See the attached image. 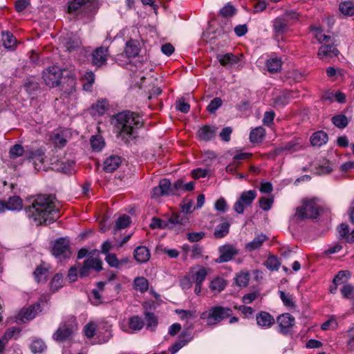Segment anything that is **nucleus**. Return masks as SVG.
Instances as JSON below:
<instances>
[{
	"mask_svg": "<svg viewBox=\"0 0 354 354\" xmlns=\"http://www.w3.org/2000/svg\"><path fill=\"white\" fill-rule=\"evenodd\" d=\"M25 210L28 217L32 218L36 225L53 222L60 216L59 205L55 197L50 195L37 196Z\"/></svg>",
	"mask_w": 354,
	"mask_h": 354,
	"instance_id": "1",
	"label": "nucleus"
},
{
	"mask_svg": "<svg viewBox=\"0 0 354 354\" xmlns=\"http://www.w3.org/2000/svg\"><path fill=\"white\" fill-rule=\"evenodd\" d=\"M189 223L187 216L180 214H173L167 220L153 217L149 225L152 229H169L179 233L185 230Z\"/></svg>",
	"mask_w": 354,
	"mask_h": 354,
	"instance_id": "2",
	"label": "nucleus"
},
{
	"mask_svg": "<svg viewBox=\"0 0 354 354\" xmlns=\"http://www.w3.org/2000/svg\"><path fill=\"white\" fill-rule=\"evenodd\" d=\"M117 127L120 129L121 136H131L134 131L142 125V119L138 114L131 112L124 111L116 115Z\"/></svg>",
	"mask_w": 354,
	"mask_h": 354,
	"instance_id": "3",
	"label": "nucleus"
},
{
	"mask_svg": "<svg viewBox=\"0 0 354 354\" xmlns=\"http://www.w3.org/2000/svg\"><path fill=\"white\" fill-rule=\"evenodd\" d=\"M232 315V310L230 308L215 306L203 312L200 318L205 322L207 326H215Z\"/></svg>",
	"mask_w": 354,
	"mask_h": 354,
	"instance_id": "4",
	"label": "nucleus"
},
{
	"mask_svg": "<svg viewBox=\"0 0 354 354\" xmlns=\"http://www.w3.org/2000/svg\"><path fill=\"white\" fill-rule=\"evenodd\" d=\"M319 214L318 205L314 200H304L296 209L293 218L302 221L309 218H316Z\"/></svg>",
	"mask_w": 354,
	"mask_h": 354,
	"instance_id": "5",
	"label": "nucleus"
},
{
	"mask_svg": "<svg viewBox=\"0 0 354 354\" xmlns=\"http://www.w3.org/2000/svg\"><path fill=\"white\" fill-rule=\"evenodd\" d=\"M77 329V324L73 317L62 322L53 334V339L57 342L69 340Z\"/></svg>",
	"mask_w": 354,
	"mask_h": 354,
	"instance_id": "6",
	"label": "nucleus"
},
{
	"mask_svg": "<svg viewBox=\"0 0 354 354\" xmlns=\"http://www.w3.org/2000/svg\"><path fill=\"white\" fill-rule=\"evenodd\" d=\"M62 76V71L57 66H49L42 73V79L45 84L50 88L59 86Z\"/></svg>",
	"mask_w": 354,
	"mask_h": 354,
	"instance_id": "7",
	"label": "nucleus"
},
{
	"mask_svg": "<svg viewBox=\"0 0 354 354\" xmlns=\"http://www.w3.org/2000/svg\"><path fill=\"white\" fill-rule=\"evenodd\" d=\"M256 197L257 192L255 190L243 192L234 205V211L238 214L243 213L244 208L250 205Z\"/></svg>",
	"mask_w": 354,
	"mask_h": 354,
	"instance_id": "8",
	"label": "nucleus"
},
{
	"mask_svg": "<svg viewBox=\"0 0 354 354\" xmlns=\"http://www.w3.org/2000/svg\"><path fill=\"white\" fill-rule=\"evenodd\" d=\"M53 254L58 259L69 258L71 254L69 241L64 238L55 241L53 245Z\"/></svg>",
	"mask_w": 354,
	"mask_h": 354,
	"instance_id": "9",
	"label": "nucleus"
},
{
	"mask_svg": "<svg viewBox=\"0 0 354 354\" xmlns=\"http://www.w3.org/2000/svg\"><path fill=\"white\" fill-rule=\"evenodd\" d=\"M277 323L279 328L278 330L281 333L286 335L295 325V318L289 313H284L277 317Z\"/></svg>",
	"mask_w": 354,
	"mask_h": 354,
	"instance_id": "10",
	"label": "nucleus"
},
{
	"mask_svg": "<svg viewBox=\"0 0 354 354\" xmlns=\"http://www.w3.org/2000/svg\"><path fill=\"white\" fill-rule=\"evenodd\" d=\"M41 311L40 304L37 303L22 309L17 317V322H26L34 319L39 312Z\"/></svg>",
	"mask_w": 354,
	"mask_h": 354,
	"instance_id": "11",
	"label": "nucleus"
},
{
	"mask_svg": "<svg viewBox=\"0 0 354 354\" xmlns=\"http://www.w3.org/2000/svg\"><path fill=\"white\" fill-rule=\"evenodd\" d=\"M220 256L216 260V263H223L230 261L233 257L238 254V250L232 245H224L218 249Z\"/></svg>",
	"mask_w": 354,
	"mask_h": 354,
	"instance_id": "12",
	"label": "nucleus"
},
{
	"mask_svg": "<svg viewBox=\"0 0 354 354\" xmlns=\"http://www.w3.org/2000/svg\"><path fill=\"white\" fill-rule=\"evenodd\" d=\"M23 207V202L19 196H12L9 198L7 202L0 201V212L6 209L11 211H19Z\"/></svg>",
	"mask_w": 354,
	"mask_h": 354,
	"instance_id": "13",
	"label": "nucleus"
},
{
	"mask_svg": "<svg viewBox=\"0 0 354 354\" xmlns=\"http://www.w3.org/2000/svg\"><path fill=\"white\" fill-rule=\"evenodd\" d=\"M257 324L263 329H268L272 327L275 319L272 315L266 311H261L256 315Z\"/></svg>",
	"mask_w": 354,
	"mask_h": 354,
	"instance_id": "14",
	"label": "nucleus"
},
{
	"mask_svg": "<svg viewBox=\"0 0 354 354\" xmlns=\"http://www.w3.org/2000/svg\"><path fill=\"white\" fill-rule=\"evenodd\" d=\"M108 56V48L104 47L97 48L92 53V63L100 67L105 64Z\"/></svg>",
	"mask_w": 354,
	"mask_h": 354,
	"instance_id": "15",
	"label": "nucleus"
},
{
	"mask_svg": "<svg viewBox=\"0 0 354 354\" xmlns=\"http://www.w3.org/2000/svg\"><path fill=\"white\" fill-rule=\"evenodd\" d=\"M121 162L122 159L120 156L111 155L104 161L103 170L106 172H113L119 167Z\"/></svg>",
	"mask_w": 354,
	"mask_h": 354,
	"instance_id": "16",
	"label": "nucleus"
},
{
	"mask_svg": "<svg viewBox=\"0 0 354 354\" xmlns=\"http://www.w3.org/2000/svg\"><path fill=\"white\" fill-rule=\"evenodd\" d=\"M207 275V270L204 267L198 269L192 268L189 272V280L195 283H203Z\"/></svg>",
	"mask_w": 354,
	"mask_h": 354,
	"instance_id": "17",
	"label": "nucleus"
},
{
	"mask_svg": "<svg viewBox=\"0 0 354 354\" xmlns=\"http://www.w3.org/2000/svg\"><path fill=\"white\" fill-rule=\"evenodd\" d=\"M216 133V127L205 125L198 130L197 136L200 140L209 141L215 136Z\"/></svg>",
	"mask_w": 354,
	"mask_h": 354,
	"instance_id": "18",
	"label": "nucleus"
},
{
	"mask_svg": "<svg viewBox=\"0 0 354 354\" xmlns=\"http://www.w3.org/2000/svg\"><path fill=\"white\" fill-rule=\"evenodd\" d=\"M27 159L33 161L36 169L38 162L42 164L44 160V153L41 149H27L26 152Z\"/></svg>",
	"mask_w": 354,
	"mask_h": 354,
	"instance_id": "19",
	"label": "nucleus"
},
{
	"mask_svg": "<svg viewBox=\"0 0 354 354\" xmlns=\"http://www.w3.org/2000/svg\"><path fill=\"white\" fill-rule=\"evenodd\" d=\"M50 140L57 147H63L67 142V132L66 131H56L50 135Z\"/></svg>",
	"mask_w": 354,
	"mask_h": 354,
	"instance_id": "20",
	"label": "nucleus"
},
{
	"mask_svg": "<svg viewBox=\"0 0 354 354\" xmlns=\"http://www.w3.org/2000/svg\"><path fill=\"white\" fill-rule=\"evenodd\" d=\"M216 57L219 63L225 67H231L239 62V57L232 53L219 54Z\"/></svg>",
	"mask_w": 354,
	"mask_h": 354,
	"instance_id": "21",
	"label": "nucleus"
},
{
	"mask_svg": "<svg viewBox=\"0 0 354 354\" xmlns=\"http://www.w3.org/2000/svg\"><path fill=\"white\" fill-rule=\"evenodd\" d=\"M338 50L333 46L324 45L322 46L317 53V55L320 59L331 58L338 55Z\"/></svg>",
	"mask_w": 354,
	"mask_h": 354,
	"instance_id": "22",
	"label": "nucleus"
},
{
	"mask_svg": "<svg viewBox=\"0 0 354 354\" xmlns=\"http://www.w3.org/2000/svg\"><path fill=\"white\" fill-rule=\"evenodd\" d=\"M135 259L139 263H145L150 258V252L145 246L137 247L133 252Z\"/></svg>",
	"mask_w": 354,
	"mask_h": 354,
	"instance_id": "23",
	"label": "nucleus"
},
{
	"mask_svg": "<svg viewBox=\"0 0 354 354\" xmlns=\"http://www.w3.org/2000/svg\"><path fill=\"white\" fill-rule=\"evenodd\" d=\"M192 339V337L190 334H182L180 339L170 347L169 351L171 353L175 354L177 353L181 348L185 346L187 342H190Z\"/></svg>",
	"mask_w": 354,
	"mask_h": 354,
	"instance_id": "24",
	"label": "nucleus"
},
{
	"mask_svg": "<svg viewBox=\"0 0 354 354\" xmlns=\"http://www.w3.org/2000/svg\"><path fill=\"white\" fill-rule=\"evenodd\" d=\"M273 30L277 35L283 34L288 30V24L286 19L277 17L273 21Z\"/></svg>",
	"mask_w": 354,
	"mask_h": 354,
	"instance_id": "25",
	"label": "nucleus"
},
{
	"mask_svg": "<svg viewBox=\"0 0 354 354\" xmlns=\"http://www.w3.org/2000/svg\"><path fill=\"white\" fill-rule=\"evenodd\" d=\"M327 140L328 135L322 131L314 133L310 138V142L312 145L316 147H320L326 144Z\"/></svg>",
	"mask_w": 354,
	"mask_h": 354,
	"instance_id": "26",
	"label": "nucleus"
},
{
	"mask_svg": "<svg viewBox=\"0 0 354 354\" xmlns=\"http://www.w3.org/2000/svg\"><path fill=\"white\" fill-rule=\"evenodd\" d=\"M139 53V48L136 41L130 40L126 43L124 54L128 58L137 56Z\"/></svg>",
	"mask_w": 354,
	"mask_h": 354,
	"instance_id": "27",
	"label": "nucleus"
},
{
	"mask_svg": "<svg viewBox=\"0 0 354 354\" xmlns=\"http://www.w3.org/2000/svg\"><path fill=\"white\" fill-rule=\"evenodd\" d=\"M226 281L222 277H215L209 283V289L214 293L223 290L226 286Z\"/></svg>",
	"mask_w": 354,
	"mask_h": 354,
	"instance_id": "28",
	"label": "nucleus"
},
{
	"mask_svg": "<svg viewBox=\"0 0 354 354\" xmlns=\"http://www.w3.org/2000/svg\"><path fill=\"white\" fill-rule=\"evenodd\" d=\"M109 106V102L105 100L97 101L91 107L92 114L94 115H103L108 110Z\"/></svg>",
	"mask_w": 354,
	"mask_h": 354,
	"instance_id": "29",
	"label": "nucleus"
},
{
	"mask_svg": "<svg viewBox=\"0 0 354 354\" xmlns=\"http://www.w3.org/2000/svg\"><path fill=\"white\" fill-rule=\"evenodd\" d=\"M133 288L136 290L144 293L149 288V282L147 279L143 277H136L133 280Z\"/></svg>",
	"mask_w": 354,
	"mask_h": 354,
	"instance_id": "30",
	"label": "nucleus"
},
{
	"mask_svg": "<svg viewBox=\"0 0 354 354\" xmlns=\"http://www.w3.org/2000/svg\"><path fill=\"white\" fill-rule=\"evenodd\" d=\"M265 136V129L259 127L252 129L250 133V142L253 143L260 142Z\"/></svg>",
	"mask_w": 354,
	"mask_h": 354,
	"instance_id": "31",
	"label": "nucleus"
},
{
	"mask_svg": "<svg viewBox=\"0 0 354 354\" xmlns=\"http://www.w3.org/2000/svg\"><path fill=\"white\" fill-rule=\"evenodd\" d=\"M64 46L68 51H72L79 48L81 45L80 39L75 36L64 38Z\"/></svg>",
	"mask_w": 354,
	"mask_h": 354,
	"instance_id": "32",
	"label": "nucleus"
},
{
	"mask_svg": "<svg viewBox=\"0 0 354 354\" xmlns=\"http://www.w3.org/2000/svg\"><path fill=\"white\" fill-rule=\"evenodd\" d=\"M282 62L278 57H270L267 60L266 66L270 73H277L281 68Z\"/></svg>",
	"mask_w": 354,
	"mask_h": 354,
	"instance_id": "33",
	"label": "nucleus"
},
{
	"mask_svg": "<svg viewBox=\"0 0 354 354\" xmlns=\"http://www.w3.org/2000/svg\"><path fill=\"white\" fill-rule=\"evenodd\" d=\"M339 11L345 16L354 15V3L350 1L342 2L339 6Z\"/></svg>",
	"mask_w": 354,
	"mask_h": 354,
	"instance_id": "34",
	"label": "nucleus"
},
{
	"mask_svg": "<svg viewBox=\"0 0 354 354\" xmlns=\"http://www.w3.org/2000/svg\"><path fill=\"white\" fill-rule=\"evenodd\" d=\"M26 150L24 149V147L19 144H15L10 148L9 157L12 159H15L18 157L26 156Z\"/></svg>",
	"mask_w": 354,
	"mask_h": 354,
	"instance_id": "35",
	"label": "nucleus"
},
{
	"mask_svg": "<svg viewBox=\"0 0 354 354\" xmlns=\"http://www.w3.org/2000/svg\"><path fill=\"white\" fill-rule=\"evenodd\" d=\"M144 326L142 318L138 315L131 317L129 320V327L133 331L140 330Z\"/></svg>",
	"mask_w": 354,
	"mask_h": 354,
	"instance_id": "36",
	"label": "nucleus"
},
{
	"mask_svg": "<svg viewBox=\"0 0 354 354\" xmlns=\"http://www.w3.org/2000/svg\"><path fill=\"white\" fill-rule=\"evenodd\" d=\"M230 224L228 223H223L216 226L214 236L217 239H221L226 236L229 232Z\"/></svg>",
	"mask_w": 354,
	"mask_h": 354,
	"instance_id": "37",
	"label": "nucleus"
},
{
	"mask_svg": "<svg viewBox=\"0 0 354 354\" xmlns=\"http://www.w3.org/2000/svg\"><path fill=\"white\" fill-rule=\"evenodd\" d=\"M266 236L264 234H259L252 241L247 244L246 248L250 250L258 249L266 241Z\"/></svg>",
	"mask_w": 354,
	"mask_h": 354,
	"instance_id": "38",
	"label": "nucleus"
},
{
	"mask_svg": "<svg viewBox=\"0 0 354 354\" xmlns=\"http://www.w3.org/2000/svg\"><path fill=\"white\" fill-rule=\"evenodd\" d=\"M84 263L89 268L93 269L97 272L102 269V263L98 258H88Z\"/></svg>",
	"mask_w": 354,
	"mask_h": 354,
	"instance_id": "39",
	"label": "nucleus"
},
{
	"mask_svg": "<svg viewBox=\"0 0 354 354\" xmlns=\"http://www.w3.org/2000/svg\"><path fill=\"white\" fill-rule=\"evenodd\" d=\"M82 80L84 81L83 83V88L85 91H90L92 85L95 81V75L91 71H86L85 72Z\"/></svg>",
	"mask_w": 354,
	"mask_h": 354,
	"instance_id": "40",
	"label": "nucleus"
},
{
	"mask_svg": "<svg viewBox=\"0 0 354 354\" xmlns=\"http://www.w3.org/2000/svg\"><path fill=\"white\" fill-rule=\"evenodd\" d=\"M279 293L280 295V298L283 301L284 306L289 308H295V301H293V297L292 295L286 294L285 292L282 290H280Z\"/></svg>",
	"mask_w": 354,
	"mask_h": 354,
	"instance_id": "41",
	"label": "nucleus"
},
{
	"mask_svg": "<svg viewBox=\"0 0 354 354\" xmlns=\"http://www.w3.org/2000/svg\"><path fill=\"white\" fill-rule=\"evenodd\" d=\"M2 42L6 48H11L16 44L15 37L10 32H6L2 34Z\"/></svg>",
	"mask_w": 354,
	"mask_h": 354,
	"instance_id": "42",
	"label": "nucleus"
},
{
	"mask_svg": "<svg viewBox=\"0 0 354 354\" xmlns=\"http://www.w3.org/2000/svg\"><path fill=\"white\" fill-rule=\"evenodd\" d=\"M106 263L111 267L118 268L120 265L126 263L127 260L119 261L115 254H108L105 259Z\"/></svg>",
	"mask_w": 354,
	"mask_h": 354,
	"instance_id": "43",
	"label": "nucleus"
},
{
	"mask_svg": "<svg viewBox=\"0 0 354 354\" xmlns=\"http://www.w3.org/2000/svg\"><path fill=\"white\" fill-rule=\"evenodd\" d=\"M176 313L182 320H192L196 317V312L192 310L176 309Z\"/></svg>",
	"mask_w": 354,
	"mask_h": 354,
	"instance_id": "44",
	"label": "nucleus"
},
{
	"mask_svg": "<svg viewBox=\"0 0 354 354\" xmlns=\"http://www.w3.org/2000/svg\"><path fill=\"white\" fill-rule=\"evenodd\" d=\"M334 125L338 128L343 129L348 124L347 118L344 115H337L332 118Z\"/></svg>",
	"mask_w": 354,
	"mask_h": 354,
	"instance_id": "45",
	"label": "nucleus"
},
{
	"mask_svg": "<svg viewBox=\"0 0 354 354\" xmlns=\"http://www.w3.org/2000/svg\"><path fill=\"white\" fill-rule=\"evenodd\" d=\"M312 30L314 32L315 37L319 43H328L330 41V37L323 33L322 30L321 28H313Z\"/></svg>",
	"mask_w": 354,
	"mask_h": 354,
	"instance_id": "46",
	"label": "nucleus"
},
{
	"mask_svg": "<svg viewBox=\"0 0 354 354\" xmlns=\"http://www.w3.org/2000/svg\"><path fill=\"white\" fill-rule=\"evenodd\" d=\"M131 223L130 217L127 214L120 216L115 221V227L117 230L124 229L129 226Z\"/></svg>",
	"mask_w": 354,
	"mask_h": 354,
	"instance_id": "47",
	"label": "nucleus"
},
{
	"mask_svg": "<svg viewBox=\"0 0 354 354\" xmlns=\"http://www.w3.org/2000/svg\"><path fill=\"white\" fill-rule=\"evenodd\" d=\"M159 187L165 195L174 194L171 183L167 179H162L159 182Z\"/></svg>",
	"mask_w": 354,
	"mask_h": 354,
	"instance_id": "48",
	"label": "nucleus"
},
{
	"mask_svg": "<svg viewBox=\"0 0 354 354\" xmlns=\"http://www.w3.org/2000/svg\"><path fill=\"white\" fill-rule=\"evenodd\" d=\"M30 349L34 353H42L46 349V346L41 339H35L32 342Z\"/></svg>",
	"mask_w": 354,
	"mask_h": 354,
	"instance_id": "49",
	"label": "nucleus"
},
{
	"mask_svg": "<svg viewBox=\"0 0 354 354\" xmlns=\"http://www.w3.org/2000/svg\"><path fill=\"white\" fill-rule=\"evenodd\" d=\"M91 145L94 151H100L104 146V142L100 136H92Z\"/></svg>",
	"mask_w": 354,
	"mask_h": 354,
	"instance_id": "50",
	"label": "nucleus"
},
{
	"mask_svg": "<svg viewBox=\"0 0 354 354\" xmlns=\"http://www.w3.org/2000/svg\"><path fill=\"white\" fill-rule=\"evenodd\" d=\"M351 276V274L347 270H342L339 271L333 279V283H336L338 285L343 284L346 279H348Z\"/></svg>",
	"mask_w": 354,
	"mask_h": 354,
	"instance_id": "51",
	"label": "nucleus"
},
{
	"mask_svg": "<svg viewBox=\"0 0 354 354\" xmlns=\"http://www.w3.org/2000/svg\"><path fill=\"white\" fill-rule=\"evenodd\" d=\"M34 275L37 282L45 281L48 277V270L41 267H37L34 272Z\"/></svg>",
	"mask_w": 354,
	"mask_h": 354,
	"instance_id": "52",
	"label": "nucleus"
},
{
	"mask_svg": "<svg viewBox=\"0 0 354 354\" xmlns=\"http://www.w3.org/2000/svg\"><path fill=\"white\" fill-rule=\"evenodd\" d=\"M236 283L240 287H245L248 285L250 280V274L248 272H241L237 274Z\"/></svg>",
	"mask_w": 354,
	"mask_h": 354,
	"instance_id": "53",
	"label": "nucleus"
},
{
	"mask_svg": "<svg viewBox=\"0 0 354 354\" xmlns=\"http://www.w3.org/2000/svg\"><path fill=\"white\" fill-rule=\"evenodd\" d=\"M20 333V330L17 327L9 328L4 333L2 339H5V342L7 343L8 339L15 338L17 339Z\"/></svg>",
	"mask_w": 354,
	"mask_h": 354,
	"instance_id": "54",
	"label": "nucleus"
},
{
	"mask_svg": "<svg viewBox=\"0 0 354 354\" xmlns=\"http://www.w3.org/2000/svg\"><path fill=\"white\" fill-rule=\"evenodd\" d=\"M337 230L339 232V236L344 238L346 240L347 242L351 243L348 241V237L351 236V232H349V226L348 224L342 223L337 227Z\"/></svg>",
	"mask_w": 354,
	"mask_h": 354,
	"instance_id": "55",
	"label": "nucleus"
},
{
	"mask_svg": "<svg viewBox=\"0 0 354 354\" xmlns=\"http://www.w3.org/2000/svg\"><path fill=\"white\" fill-rule=\"evenodd\" d=\"M176 109L182 113H187L190 109V106L185 102V98L181 97L176 100Z\"/></svg>",
	"mask_w": 354,
	"mask_h": 354,
	"instance_id": "56",
	"label": "nucleus"
},
{
	"mask_svg": "<svg viewBox=\"0 0 354 354\" xmlns=\"http://www.w3.org/2000/svg\"><path fill=\"white\" fill-rule=\"evenodd\" d=\"M265 265L270 270H277L279 269L280 263L277 257L270 256L266 260Z\"/></svg>",
	"mask_w": 354,
	"mask_h": 354,
	"instance_id": "57",
	"label": "nucleus"
},
{
	"mask_svg": "<svg viewBox=\"0 0 354 354\" xmlns=\"http://www.w3.org/2000/svg\"><path fill=\"white\" fill-rule=\"evenodd\" d=\"M223 104V101L220 97H215L208 104L207 107V110L210 113H214L216 112V111Z\"/></svg>",
	"mask_w": 354,
	"mask_h": 354,
	"instance_id": "58",
	"label": "nucleus"
},
{
	"mask_svg": "<svg viewBox=\"0 0 354 354\" xmlns=\"http://www.w3.org/2000/svg\"><path fill=\"white\" fill-rule=\"evenodd\" d=\"M88 1V0H72L68 4V12H72L78 10Z\"/></svg>",
	"mask_w": 354,
	"mask_h": 354,
	"instance_id": "59",
	"label": "nucleus"
},
{
	"mask_svg": "<svg viewBox=\"0 0 354 354\" xmlns=\"http://www.w3.org/2000/svg\"><path fill=\"white\" fill-rule=\"evenodd\" d=\"M96 328H97V326L95 323L90 322V323L87 324L84 326V332L85 335L88 338H92L95 334Z\"/></svg>",
	"mask_w": 354,
	"mask_h": 354,
	"instance_id": "60",
	"label": "nucleus"
},
{
	"mask_svg": "<svg viewBox=\"0 0 354 354\" xmlns=\"http://www.w3.org/2000/svg\"><path fill=\"white\" fill-rule=\"evenodd\" d=\"M63 276L60 274H57L52 279L50 285L51 288L54 291L57 290L62 286Z\"/></svg>",
	"mask_w": 354,
	"mask_h": 354,
	"instance_id": "61",
	"label": "nucleus"
},
{
	"mask_svg": "<svg viewBox=\"0 0 354 354\" xmlns=\"http://www.w3.org/2000/svg\"><path fill=\"white\" fill-rule=\"evenodd\" d=\"M145 316L147 322V327L153 329L157 325V320L155 315L151 313L147 312Z\"/></svg>",
	"mask_w": 354,
	"mask_h": 354,
	"instance_id": "62",
	"label": "nucleus"
},
{
	"mask_svg": "<svg viewBox=\"0 0 354 354\" xmlns=\"http://www.w3.org/2000/svg\"><path fill=\"white\" fill-rule=\"evenodd\" d=\"M234 8L232 5L227 3L220 10V13L223 17H230L234 14Z\"/></svg>",
	"mask_w": 354,
	"mask_h": 354,
	"instance_id": "63",
	"label": "nucleus"
},
{
	"mask_svg": "<svg viewBox=\"0 0 354 354\" xmlns=\"http://www.w3.org/2000/svg\"><path fill=\"white\" fill-rule=\"evenodd\" d=\"M272 203L273 200L272 198H261L259 200L260 207L265 211H268L271 208Z\"/></svg>",
	"mask_w": 354,
	"mask_h": 354,
	"instance_id": "64",
	"label": "nucleus"
}]
</instances>
